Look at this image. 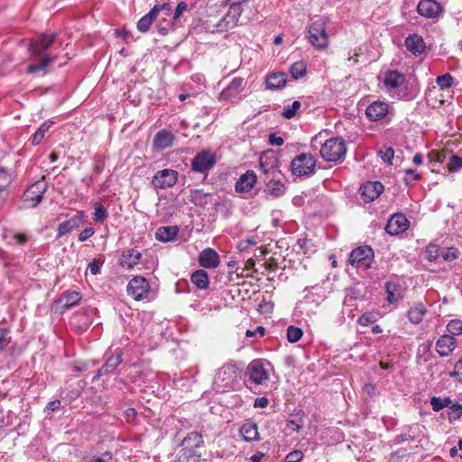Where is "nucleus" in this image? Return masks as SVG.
<instances>
[{"label":"nucleus","mask_w":462,"mask_h":462,"mask_svg":"<svg viewBox=\"0 0 462 462\" xmlns=\"http://www.w3.org/2000/svg\"><path fill=\"white\" fill-rule=\"evenodd\" d=\"M426 306L421 302L412 305L407 312V318L412 324H420L427 313Z\"/></svg>","instance_id":"nucleus-32"},{"label":"nucleus","mask_w":462,"mask_h":462,"mask_svg":"<svg viewBox=\"0 0 462 462\" xmlns=\"http://www.w3.org/2000/svg\"><path fill=\"white\" fill-rule=\"evenodd\" d=\"M389 113V105L383 101H374L365 109V115L371 121L383 119Z\"/></svg>","instance_id":"nucleus-20"},{"label":"nucleus","mask_w":462,"mask_h":462,"mask_svg":"<svg viewBox=\"0 0 462 462\" xmlns=\"http://www.w3.org/2000/svg\"><path fill=\"white\" fill-rule=\"evenodd\" d=\"M256 245V240L254 237L241 240L237 245V249L240 252L247 251L253 245Z\"/></svg>","instance_id":"nucleus-58"},{"label":"nucleus","mask_w":462,"mask_h":462,"mask_svg":"<svg viewBox=\"0 0 462 462\" xmlns=\"http://www.w3.org/2000/svg\"><path fill=\"white\" fill-rule=\"evenodd\" d=\"M160 13H164L168 17H171V9L170 4L155 5L148 14L138 21L137 29L142 32H148L152 22L160 15Z\"/></svg>","instance_id":"nucleus-9"},{"label":"nucleus","mask_w":462,"mask_h":462,"mask_svg":"<svg viewBox=\"0 0 462 462\" xmlns=\"http://www.w3.org/2000/svg\"><path fill=\"white\" fill-rule=\"evenodd\" d=\"M448 168L451 171H457L460 170L462 168V157L452 155L448 164Z\"/></svg>","instance_id":"nucleus-56"},{"label":"nucleus","mask_w":462,"mask_h":462,"mask_svg":"<svg viewBox=\"0 0 462 462\" xmlns=\"http://www.w3.org/2000/svg\"><path fill=\"white\" fill-rule=\"evenodd\" d=\"M304 292V298L297 304L295 311L310 315V312H313V308H317L324 300L323 290L320 286L315 285L305 288Z\"/></svg>","instance_id":"nucleus-4"},{"label":"nucleus","mask_w":462,"mask_h":462,"mask_svg":"<svg viewBox=\"0 0 462 462\" xmlns=\"http://www.w3.org/2000/svg\"><path fill=\"white\" fill-rule=\"evenodd\" d=\"M424 426L419 423H413L402 428V432L395 437V444L403 442H411L419 439L423 434Z\"/></svg>","instance_id":"nucleus-15"},{"label":"nucleus","mask_w":462,"mask_h":462,"mask_svg":"<svg viewBox=\"0 0 462 462\" xmlns=\"http://www.w3.org/2000/svg\"><path fill=\"white\" fill-rule=\"evenodd\" d=\"M409 227V221L402 214H395L389 219L385 230L390 235H398Z\"/></svg>","instance_id":"nucleus-22"},{"label":"nucleus","mask_w":462,"mask_h":462,"mask_svg":"<svg viewBox=\"0 0 462 462\" xmlns=\"http://www.w3.org/2000/svg\"><path fill=\"white\" fill-rule=\"evenodd\" d=\"M190 282L199 290H206L208 287L209 280L208 273L199 269L192 273Z\"/></svg>","instance_id":"nucleus-35"},{"label":"nucleus","mask_w":462,"mask_h":462,"mask_svg":"<svg viewBox=\"0 0 462 462\" xmlns=\"http://www.w3.org/2000/svg\"><path fill=\"white\" fill-rule=\"evenodd\" d=\"M178 180V172L171 169H164L157 171L152 180L156 189H168L172 187Z\"/></svg>","instance_id":"nucleus-14"},{"label":"nucleus","mask_w":462,"mask_h":462,"mask_svg":"<svg viewBox=\"0 0 462 462\" xmlns=\"http://www.w3.org/2000/svg\"><path fill=\"white\" fill-rule=\"evenodd\" d=\"M319 152L326 162H341L345 159L346 146L342 138L333 137L322 143Z\"/></svg>","instance_id":"nucleus-3"},{"label":"nucleus","mask_w":462,"mask_h":462,"mask_svg":"<svg viewBox=\"0 0 462 462\" xmlns=\"http://www.w3.org/2000/svg\"><path fill=\"white\" fill-rule=\"evenodd\" d=\"M188 8V5L185 2H180L174 10L172 19L177 20Z\"/></svg>","instance_id":"nucleus-63"},{"label":"nucleus","mask_w":462,"mask_h":462,"mask_svg":"<svg viewBox=\"0 0 462 462\" xmlns=\"http://www.w3.org/2000/svg\"><path fill=\"white\" fill-rule=\"evenodd\" d=\"M287 81V75L284 72H273L265 79L266 88L277 90L282 88Z\"/></svg>","instance_id":"nucleus-31"},{"label":"nucleus","mask_w":462,"mask_h":462,"mask_svg":"<svg viewBox=\"0 0 462 462\" xmlns=\"http://www.w3.org/2000/svg\"><path fill=\"white\" fill-rule=\"evenodd\" d=\"M373 322H374V319H373V315L371 313H364L357 319V323L360 326H364V327L368 326L369 324H371Z\"/></svg>","instance_id":"nucleus-62"},{"label":"nucleus","mask_w":462,"mask_h":462,"mask_svg":"<svg viewBox=\"0 0 462 462\" xmlns=\"http://www.w3.org/2000/svg\"><path fill=\"white\" fill-rule=\"evenodd\" d=\"M378 156L387 164H392L394 156V151L392 147H386L384 150L378 151Z\"/></svg>","instance_id":"nucleus-53"},{"label":"nucleus","mask_w":462,"mask_h":462,"mask_svg":"<svg viewBox=\"0 0 462 462\" xmlns=\"http://www.w3.org/2000/svg\"><path fill=\"white\" fill-rule=\"evenodd\" d=\"M142 258V254L134 249H125L122 252L120 257V265L126 269H133L135 265H137Z\"/></svg>","instance_id":"nucleus-26"},{"label":"nucleus","mask_w":462,"mask_h":462,"mask_svg":"<svg viewBox=\"0 0 462 462\" xmlns=\"http://www.w3.org/2000/svg\"><path fill=\"white\" fill-rule=\"evenodd\" d=\"M383 191V186L379 181H367L360 187V194L364 202L374 201Z\"/></svg>","instance_id":"nucleus-17"},{"label":"nucleus","mask_w":462,"mask_h":462,"mask_svg":"<svg viewBox=\"0 0 462 462\" xmlns=\"http://www.w3.org/2000/svg\"><path fill=\"white\" fill-rule=\"evenodd\" d=\"M83 217L84 213L82 211H78L74 217L61 222L57 229V238H60L61 236L70 233L75 228H78L82 224Z\"/></svg>","instance_id":"nucleus-24"},{"label":"nucleus","mask_w":462,"mask_h":462,"mask_svg":"<svg viewBox=\"0 0 462 462\" xmlns=\"http://www.w3.org/2000/svg\"><path fill=\"white\" fill-rule=\"evenodd\" d=\"M387 300L393 304L402 299V291L399 284L393 282H388L385 284Z\"/></svg>","instance_id":"nucleus-36"},{"label":"nucleus","mask_w":462,"mask_h":462,"mask_svg":"<svg viewBox=\"0 0 462 462\" xmlns=\"http://www.w3.org/2000/svg\"><path fill=\"white\" fill-rule=\"evenodd\" d=\"M175 135L167 130L159 131L153 137L152 145L156 150H164L173 144Z\"/></svg>","instance_id":"nucleus-27"},{"label":"nucleus","mask_w":462,"mask_h":462,"mask_svg":"<svg viewBox=\"0 0 462 462\" xmlns=\"http://www.w3.org/2000/svg\"><path fill=\"white\" fill-rule=\"evenodd\" d=\"M160 14H162V22L158 24V32L161 34L165 35L172 28V22L168 21L169 17L164 13H160Z\"/></svg>","instance_id":"nucleus-50"},{"label":"nucleus","mask_w":462,"mask_h":462,"mask_svg":"<svg viewBox=\"0 0 462 462\" xmlns=\"http://www.w3.org/2000/svg\"><path fill=\"white\" fill-rule=\"evenodd\" d=\"M308 42L317 50H325L329 43L326 22L319 19L312 22L308 31Z\"/></svg>","instance_id":"nucleus-5"},{"label":"nucleus","mask_w":462,"mask_h":462,"mask_svg":"<svg viewBox=\"0 0 462 462\" xmlns=\"http://www.w3.org/2000/svg\"><path fill=\"white\" fill-rule=\"evenodd\" d=\"M405 46L414 55L421 54L426 49L423 38L418 34L409 35L405 39Z\"/></svg>","instance_id":"nucleus-29"},{"label":"nucleus","mask_w":462,"mask_h":462,"mask_svg":"<svg viewBox=\"0 0 462 462\" xmlns=\"http://www.w3.org/2000/svg\"><path fill=\"white\" fill-rule=\"evenodd\" d=\"M55 124L52 120H48L41 125V126L37 129V131L33 134L31 138V142L33 145H38L43 140L45 134L49 131V129Z\"/></svg>","instance_id":"nucleus-39"},{"label":"nucleus","mask_w":462,"mask_h":462,"mask_svg":"<svg viewBox=\"0 0 462 462\" xmlns=\"http://www.w3.org/2000/svg\"><path fill=\"white\" fill-rule=\"evenodd\" d=\"M442 10L441 5L436 0H420L417 5L418 13L426 18H436Z\"/></svg>","instance_id":"nucleus-16"},{"label":"nucleus","mask_w":462,"mask_h":462,"mask_svg":"<svg viewBox=\"0 0 462 462\" xmlns=\"http://www.w3.org/2000/svg\"><path fill=\"white\" fill-rule=\"evenodd\" d=\"M420 178H421L420 175L415 170H412V169L405 170V175H404L403 180L407 185H409V186L413 185V183L416 180H420Z\"/></svg>","instance_id":"nucleus-52"},{"label":"nucleus","mask_w":462,"mask_h":462,"mask_svg":"<svg viewBox=\"0 0 462 462\" xmlns=\"http://www.w3.org/2000/svg\"><path fill=\"white\" fill-rule=\"evenodd\" d=\"M239 434L246 442L258 441L260 434L257 424L252 420H246L239 429Z\"/></svg>","instance_id":"nucleus-28"},{"label":"nucleus","mask_w":462,"mask_h":462,"mask_svg":"<svg viewBox=\"0 0 462 462\" xmlns=\"http://www.w3.org/2000/svg\"><path fill=\"white\" fill-rule=\"evenodd\" d=\"M151 292L148 281L142 276L131 279L127 285V293L135 300L147 299Z\"/></svg>","instance_id":"nucleus-10"},{"label":"nucleus","mask_w":462,"mask_h":462,"mask_svg":"<svg viewBox=\"0 0 462 462\" xmlns=\"http://www.w3.org/2000/svg\"><path fill=\"white\" fill-rule=\"evenodd\" d=\"M458 256V251L454 247H448L445 250L441 249L440 257L443 258L444 261L451 262L457 259Z\"/></svg>","instance_id":"nucleus-54"},{"label":"nucleus","mask_w":462,"mask_h":462,"mask_svg":"<svg viewBox=\"0 0 462 462\" xmlns=\"http://www.w3.org/2000/svg\"><path fill=\"white\" fill-rule=\"evenodd\" d=\"M242 5H229V10L227 14L221 19L218 27L224 30H228L229 28H233L236 25L239 17L242 14Z\"/></svg>","instance_id":"nucleus-21"},{"label":"nucleus","mask_w":462,"mask_h":462,"mask_svg":"<svg viewBox=\"0 0 462 462\" xmlns=\"http://www.w3.org/2000/svg\"><path fill=\"white\" fill-rule=\"evenodd\" d=\"M11 181L12 177L9 172L4 168H0V191L7 188Z\"/></svg>","instance_id":"nucleus-55"},{"label":"nucleus","mask_w":462,"mask_h":462,"mask_svg":"<svg viewBox=\"0 0 462 462\" xmlns=\"http://www.w3.org/2000/svg\"><path fill=\"white\" fill-rule=\"evenodd\" d=\"M200 266L206 269H216L220 263L219 254L213 248L203 249L198 258Z\"/></svg>","instance_id":"nucleus-18"},{"label":"nucleus","mask_w":462,"mask_h":462,"mask_svg":"<svg viewBox=\"0 0 462 462\" xmlns=\"http://www.w3.org/2000/svg\"><path fill=\"white\" fill-rule=\"evenodd\" d=\"M265 192L272 195L273 198H279L285 192V185L280 180H271L266 184Z\"/></svg>","instance_id":"nucleus-40"},{"label":"nucleus","mask_w":462,"mask_h":462,"mask_svg":"<svg viewBox=\"0 0 462 462\" xmlns=\"http://www.w3.org/2000/svg\"><path fill=\"white\" fill-rule=\"evenodd\" d=\"M316 168V159L310 153L302 152L297 155L291 162V171L292 175L302 177L314 173Z\"/></svg>","instance_id":"nucleus-6"},{"label":"nucleus","mask_w":462,"mask_h":462,"mask_svg":"<svg viewBox=\"0 0 462 462\" xmlns=\"http://www.w3.org/2000/svg\"><path fill=\"white\" fill-rule=\"evenodd\" d=\"M179 227L177 226H161L155 232V238L161 242H171L178 235Z\"/></svg>","instance_id":"nucleus-33"},{"label":"nucleus","mask_w":462,"mask_h":462,"mask_svg":"<svg viewBox=\"0 0 462 462\" xmlns=\"http://www.w3.org/2000/svg\"><path fill=\"white\" fill-rule=\"evenodd\" d=\"M95 234V230L93 227H86L83 231H81L79 235V240L80 242H84L91 237Z\"/></svg>","instance_id":"nucleus-64"},{"label":"nucleus","mask_w":462,"mask_h":462,"mask_svg":"<svg viewBox=\"0 0 462 462\" xmlns=\"http://www.w3.org/2000/svg\"><path fill=\"white\" fill-rule=\"evenodd\" d=\"M108 217L107 210L100 203L95 204L94 220L98 223H103Z\"/></svg>","instance_id":"nucleus-48"},{"label":"nucleus","mask_w":462,"mask_h":462,"mask_svg":"<svg viewBox=\"0 0 462 462\" xmlns=\"http://www.w3.org/2000/svg\"><path fill=\"white\" fill-rule=\"evenodd\" d=\"M175 462H200V456L187 457L185 453H178Z\"/></svg>","instance_id":"nucleus-61"},{"label":"nucleus","mask_w":462,"mask_h":462,"mask_svg":"<svg viewBox=\"0 0 462 462\" xmlns=\"http://www.w3.org/2000/svg\"><path fill=\"white\" fill-rule=\"evenodd\" d=\"M301 106V103L298 100H295L291 103V105L287 106L283 108L282 115L286 119L293 118Z\"/></svg>","instance_id":"nucleus-45"},{"label":"nucleus","mask_w":462,"mask_h":462,"mask_svg":"<svg viewBox=\"0 0 462 462\" xmlns=\"http://www.w3.org/2000/svg\"><path fill=\"white\" fill-rule=\"evenodd\" d=\"M456 337L449 335H442L436 342V351L440 356H448L457 347Z\"/></svg>","instance_id":"nucleus-23"},{"label":"nucleus","mask_w":462,"mask_h":462,"mask_svg":"<svg viewBox=\"0 0 462 462\" xmlns=\"http://www.w3.org/2000/svg\"><path fill=\"white\" fill-rule=\"evenodd\" d=\"M257 176L252 170L242 174L236 182V191L239 193L250 191L256 183Z\"/></svg>","instance_id":"nucleus-25"},{"label":"nucleus","mask_w":462,"mask_h":462,"mask_svg":"<svg viewBox=\"0 0 462 462\" xmlns=\"http://www.w3.org/2000/svg\"><path fill=\"white\" fill-rule=\"evenodd\" d=\"M383 83L386 88L390 92H393L400 99L411 100L419 93L417 86L409 84L405 76L396 70L388 71L385 74Z\"/></svg>","instance_id":"nucleus-2"},{"label":"nucleus","mask_w":462,"mask_h":462,"mask_svg":"<svg viewBox=\"0 0 462 462\" xmlns=\"http://www.w3.org/2000/svg\"><path fill=\"white\" fill-rule=\"evenodd\" d=\"M430 402L434 411H439L446 407L449 408V405L451 404L452 401L449 397L440 398L433 396L430 398Z\"/></svg>","instance_id":"nucleus-42"},{"label":"nucleus","mask_w":462,"mask_h":462,"mask_svg":"<svg viewBox=\"0 0 462 462\" xmlns=\"http://www.w3.org/2000/svg\"><path fill=\"white\" fill-rule=\"evenodd\" d=\"M122 363V352L117 351L116 355L109 356L101 368L97 371V377L112 373Z\"/></svg>","instance_id":"nucleus-30"},{"label":"nucleus","mask_w":462,"mask_h":462,"mask_svg":"<svg viewBox=\"0 0 462 462\" xmlns=\"http://www.w3.org/2000/svg\"><path fill=\"white\" fill-rule=\"evenodd\" d=\"M447 330L448 332V335L456 336L462 334V320L460 319H452L447 325Z\"/></svg>","instance_id":"nucleus-47"},{"label":"nucleus","mask_w":462,"mask_h":462,"mask_svg":"<svg viewBox=\"0 0 462 462\" xmlns=\"http://www.w3.org/2000/svg\"><path fill=\"white\" fill-rule=\"evenodd\" d=\"M303 335V331L301 328L295 326H289L286 330V337L289 342L296 343L298 342Z\"/></svg>","instance_id":"nucleus-44"},{"label":"nucleus","mask_w":462,"mask_h":462,"mask_svg":"<svg viewBox=\"0 0 462 462\" xmlns=\"http://www.w3.org/2000/svg\"><path fill=\"white\" fill-rule=\"evenodd\" d=\"M47 189V184L39 180L31 185L23 193V201L29 203L31 208H35L43 198Z\"/></svg>","instance_id":"nucleus-13"},{"label":"nucleus","mask_w":462,"mask_h":462,"mask_svg":"<svg viewBox=\"0 0 462 462\" xmlns=\"http://www.w3.org/2000/svg\"><path fill=\"white\" fill-rule=\"evenodd\" d=\"M203 438L199 432L189 433L182 440L181 447L190 449L199 448L203 445Z\"/></svg>","instance_id":"nucleus-34"},{"label":"nucleus","mask_w":462,"mask_h":462,"mask_svg":"<svg viewBox=\"0 0 462 462\" xmlns=\"http://www.w3.org/2000/svg\"><path fill=\"white\" fill-rule=\"evenodd\" d=\"M190 201L199 207H205L211 203V195L201 189H193L190 192Z\"/></svg>","instance_id":"nucleus-37"},{"label":"nucleus","mask_w":462,"mask_h":462,"mask_svg":"<svg viewBox=\"0 0 462 462\" xmlns=\"http://www.w3.org/2000/svg\"><path fill=\"white\" fill-rule=\"evenodd\" d=\"M242 370L233 363L222 365L216 373L213 387L217 392L236 391L241 386Z\"/></svg>","instance_id":"nucleus-1"},{"label":"nucleus","mask_w":462,"mask_h":462,"mask_svg":"<svg viewBox=\"0 0 462 462\" xmlns=\"http://www.w3.org/2000/svg\"><path fill=\"white\" fill-rule=\"evenodd\" d=\"M245 82L243 78H235L219 93L218 100L224 104L237 103L243 98Z\"/></svg>","instance_id":"nucleus-7"},{"label":"nucleus","mask_w":462,"mask_h":462,"mask_svg":"<svg viewBox=\"0 0 462 462\" xmlns=\"http://www.w3.org/2000/svg\"><path fill=\"white\" fill-rule=\"evenodd\" d=\"M303 458V453L300 450H293L286 455L285 462H300Z\"/></svg>","instance_id":"nucleus-59"},{"label":"nucleus","mask_w":462,"mask_h":462,"mask_svg":"<svg viewBox=\"0 0 462 462\" xmlns=\"http://www.w3.org/2000/svg\"><path fill=\"white\" fill-rule=\"evenodd\" d=\"M436 82L441 89H447L453 85V78L450 74L446 73L442 76H439L436 79Z\"/></svg>","instance_id":"nucleus-51"},{"label":"nucleus","mask_w":462,"mask_h":462,"mask_svg":"<svg viewBox=\"0 0 462 462\" xmlns=\"http://www.w3.org/2000/svg\"><path fill=\"white\" fill-rule=\"evenodd\" d=\"M215 155L208 151L199 152L191 162V169L196 172L207 173L216 164Z\"/></svg>","instance_id":"nucleus-12"},{"label":"nucleus","mask_w":462,"mask_h":462,"mask_svg":"<svg viewBox=\"0 0 462 462\" xmlns=\"http://www.w3.org/2000/svg\"><path fill=\"white\" fill-rule=\"evenodd\" d=\"M448 374L450 377L456 378L457 382L462 383V357L456 363L454 370Z\"/></svg>","instance_id":"nucleus-57"},{"label":"nucleus","mask_w":462,"mask_h":462,"mask_svg":"<svg viewBox=\"0 0 462 462\" xmlns=\"http://www.w3.org/2000/svg\"><path fill=\"white\" fill-rule=\"evenodd\" d=\"M55 60V57H50L45 55L42 57V60L35 64H30L27 68V71L29 73H34L40 70H44L51 64H52Z\"/></svg>","instance_id":"nucleus-41"},{"label":"nucleus","mask_w":462,"mask_h":462,"mask_svg":"<svg viewBox=\"0 0 462 462\" xmlns=\"http://www.w3.org/2000/svg\"><path fill=\"white\" fill-rule=\"evenodd\" d=\"M374 260V250L368 245L359 246L349 254V263L352 266L366 271L372 265Z\"/></svg>","instance_id":"nucleus-8"},{"label":"nucleus","mask_w":462,"mask_h":462,"mask_svg":"<svg viewBox=\"0 0 462 462\" xmlns=\"http://www.w3.org/2000/svg\"><path fill=\"white\" fill-rule=\"evenodd\" d=\"M246 374L249 381L255 384H263L269 379V371L261 359L253 360L247 366Z\"/></svg>","instance_id":"nucleus-11"},{"label":"nucleus","mask_w":462,"mask_h":462,"mask_svg":"<svg viewBox=\"0 0 462 462\" xmlns=\"http://www.w3.org/2000/svg\"><path fill=\"white\" fill-rule=\"evenodd\" d=\"M290 73L294 79H300L306 74V65L303 61L294 62L290 68Z\"/></svg>","instance_id":"nucleus-43"},{"label":"nucleus","mask_w":462,"mask_h":462,"mask_svg":"<svg viewBox=\"0 0 462 462\" xmlns=\"http://www.w3.org/2000/svg\"><path fill=\"white\" fill-rule=\"evenodd\" d=\"M426 257L429 261H436L440 257L441 249L436 245H430L426 248Z\"/></svg>","instance_id":"nucleus-49"},{"label":"nucleus","mask_w":462,"mask_h":462,"mask_svg":"<svg viewBox=\"0 0 462 462\" xmlns=\"http://www.w3.org/2000/svg\"><path fill=\"white\" fill-rule=\"evenodd\" d=\"M91 462H118L116 458H115L111 452H105L102 455L94 457Z\"/></svg>","instance_id":"nucleus-60"},{"label":"nucleus","mask_w":462,"mask_h":462,"mask_svg":"<svg viewBox=\"0 0 462 462\" xmlns=\"http://www.w3.org/2000/svg\"><path fill=\"white\" fill-rule=\"evenodd\" d=\"M56 39V34H42L37 40L30 43V51L33 56H41L48 50Z\"/></svg>","instance_id":"nucleus-19"},{"label":"nucleus","mask_w":462,"mask_h":462,"mask_svg":"<svg viewBox=\"0 0 462 462\" xmlns=\"http://www.w3.org/2000/svg\"><path fill=\"white\" fill-rule=\"evenodd\" d=\"M81 300V294L78 291H66L63 293L60 301L63 302L62 308L67 310L77 305Z\"/></svg>","instance_id":"nucleus-38"},{"label":"nucleus","mask_w":462,"mask_h":462,"mask_svg":"<svg viewBox=\"0 0 462 462\" xmlns=\"http://www.w3.org/2000/svg\"><path fill=\"white\" fill-rule=\"evenodd\" d=\"M12 343L10 330L5 328H0V352L6 350Z\"/></svg>","instance_id":"nucleus-46"}]
</instances>
